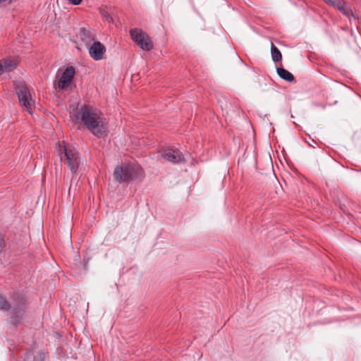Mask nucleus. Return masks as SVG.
Instances as JSON below:
<instances>
[{"instance_id":"obj_1","label":"nucleus","mask_w":361,"mask_h":361,"mask_svg":"<svg viewBox=\"0 0 361 361\" xmlns=\"http://www.w3.org/2000/svg\"><path fill=\"white\" fill-rule=\"evenodd\" d=\"M75 123H82L94 136L104 138L108 135V125L100 110L90 104H83L71 112Z\"/></svg>"},{"instance_id":"obj_2","label":"nucleus","mask_w":361,"mask_h":361,"mask_svg":"<svg viewBox=\"0 0 361 361\" xmlns=\"http://www.w3.org/2000/svg\"><path fill=\"white\" fill-rule=\"evenodd\" d=\"M143 170L142 168L134 164H122L117 166L114 171V179L120 183H128L143 177Z\"/></svg>"},{"instance_id":"obj_3","label":"nucleus","mask_w":361,"mask_h":361,"mask_svg":"<svg viewBox=\"0 0 361 361\" xmlns=\"http://www.w3.org/2000/svg\"><path fill=\"white\" fill-rule=\"evenodd\" d=\"M11 313L10 322L13 325L19 324L25 314L27 307L26 297L21 293H15L11 299Z\"/></svg>"},{"instance_id":"obj_4","label":"nucleus","mask_w":361,"mask_h":361,"mask_svg":"<svg viewBox=\"0 0 361 361\" xmlns=\"http://www.w3.org/2000/svg\"><path fill=\"white\" fill-rule=\"evenodd\" d=\"M59 154L61 160L62 161L64 158L71 172L76 173L80 163L78 152L74 148L70 147L63 146L62 147L59 145Z\"/></svg>"},{"instance_id":"obj_5","label":"nucleus","mask_w":361,"mask_h":361,"mask_svg":"<svg viewBox=\"0 0 361 361\" xmlns=\"http://www.w3.org/2000/svg\"><path fill=\"white\" fill-rule=\"evenodd\" d=\"M130 35L132 39L142 50L150 51L153 48V44L148 35L141 29L133 28L130 30Z\"/></svg>"},{"instance_id":"obj_6","label":"nucleus","mask_w":361,"mask_h":361,"mask_svg":"<svg viewBox=\"0 0 361 361\" xmlns=\"http://www.w3.org/2000/svg\"><path fill=\"white\" fill-rule=\"evenodd\" d=\"M161 156L168 161L174 164L185 163L186 160L183 153L176 148H166L161 151Z\"/></svg>"},{"instance_id":"obj_7","label":"nucleus","mask_w":361,"mask_h":361,"mask_svg":"<svg viewBox=\"0 0 361 361\" xmlns=\"http://www.w3.org/2000/svg\"><path fill=\"white\" fill-rule=\"evenodd\" d=\"M17 94L20 103L30 112L31 113L32 106V100L30 90L27 87L22 86L19 87L17 90Z\"/></svg>"},{"instance_id":"obj_8","label":"nucleus","mask_w":361,"mask_h":361,"mask_svg":"<svg viewBox=\"0 0 361 361\" xmlns=\"http://www.w3.org/2000/svg\"><path fill=\"white\" fill-rule=\"evenodd\" d=\"M75 74L74 67L68 66L62 73L61 77L58 81V87L61 90L67 88L71 83Z\"/></svg>"},{"instance_id":"obj_9","label":"nucleus","mask_w":361,"mask_h":361,"mask_svg":"<svg viewBox=\"0 0 361 361\" xmlns=\"http://www.w3.org/2000/svg\"><path fill=\"white\" fill-rule=\"evenodd\" d=\"M105 51L106 47L100 42H94L90 45L89 54L95 61L102 59Z\"/></svg>"},{"instance_id":"obj_10","label":"nucleus","mask_w":361,"mask_h":361,"mask_svg":"<svg viewBox=\"0 0 361 361\" xmlns=\"http://www.w3.org/2000/svg\"><path fill=\"white\" fill-rule=\"evenodd\" d=\"M79 37L87 46H90L94 41V32L91 28L82 27L79 32Z\"/></svg>"},{"instance_id":"obj_11","label":"nucleus","mask_w":361,"mask_h":361,"mask_svg":"<svg viewBox=\"0 0 361 361\" xmlns=\"http://www.w3.org/2000/svg\"><path fill=\"white\" fill-rule=\"evenodd\" d=\"M16 66V63L11 59L0 60V75L4 73H9L13 71Z\"/></svg>"},{"instance_id":"obj_12","label":"nucleus","mask_w":361,"mask_h":361,"mask_svg":"<svg viewBox=\"0 0 361 361\" xmlns=\"http://www.w3.org/2000/svg\"><path fill=\"white\" fill-rule=\"evenodd\" d=\"M276 73L281 79L287 82H293L295 80L294 75L283 67H277Z\"/></svg>"},{"instance_id":"obj_13","label":"nucleus","mask_w":361,"mask_h":361,"mask_svg":"<svg viewBox=\"0 0 361 361\" xmlns=\"http://www.w3.org/2000/svg\"><path fill=\"white\" fill-rule=\"evenodd\" d=\"M271 59L274 62H279L282 60V54L279 49L274 45V43H271Z\"/></svg>"},{"instance_id":"obj_14","label":"nucleus","mask_w":361,"mask_h":361,"mask_svg":"<svg viewBox=\"0 0 361 361\" xmlns=\"http://www.w3.org/2000/svg\"><path fill=\"white\" fill-rule=\"evenodd\" d=\"M11 302H8L5 298L0 293V310L8 312L11 310Z\"/></svg>"},{"instance_id":"obj_15","label":"nucleus","mask_w":361,"mask_h":361,"mask_svg":"<svg viewBox=\"0 0 361 361\" xmlns=\"http://www.w3.org/2000/svg\"><path fill=\"white\" fill-rule=\"evenodd\" d=\"M347 4H348L344 0H334L331 6L341 11V10H344V7Z\"/></svg>"},{"instance_id":"obj_16","label":"nucleus","mask_w":361,"mask_h":361,"mask_svg":"<svg viewBox=\"0 0 361 361\" xmlns=\"http://www.w3.org/2000/svg\"><path fill=\"white\" fill-rule=\"evenodd\" d=\"M99 13L102 16V17L106 21L110 23V22H111L113 20L112 17L110 16V14L109 13V12L106 9L102 8H99Z\"/></svg>"},{"instance_id":"obj_17","label":"nucleus","mask_w":361,"mask_h":361,"mask_svg":"<svg viewBox=\"0 0 361 361\" xmlns=\"http://www.w3.org/2000/svg\"><path fill=\"white\" fill-rule=\"evenodd\" d=\"M341 12H342L349 19L350 17L355 18V15L352 11V8L348 4L345 6L344 10H341Z\"/></svg>"},{"instance_id":"obj_18","label":"nucleus","mask_w":361,"mask_h":361,"mask_svg":"<svg viewBox=\"0 0 361 361\" xmlns=\"http://www.w3.org/2000/svg\"><path fill=\"white\" fill-rule=\"evenodd\" d=\"M47 358V355L44 352L39 351L34 357L33 361H45Z\"/></svg>"},{"instance_id":"obj_19","label":"nucleus","mask_w":361,"mask_h":361,"mask_svg":"<svg viewBox=\"0 0 361 361\" xmlns=\"http://www.w3.org/2000/svg\"><path fill=\"white\" fill-rule=\"evenodd\" d=\"M6 245L4 238L1 233H0V252H3Z\"/></svg>"},{"instance_id":"obj_20","label":"nucleus","mask_w":361,"mask_h":361,"mask_svg":"<svg viewBox=\"0 0 361 361\" xmlns=\"http://www.w3.org/2000/svg\"><path fill=\"white\" fill-rule=\"evenodd\" d=\"M82 0H69L70 3L74 6L79 5Z\"/></svg>"},{"instance_id":"obj_21","label":"nucleus","mask_w":361,"mask_h":361,"mask_svg":"<svg viewBox=\"0 0 361 361\" xmlns=\"http://www.w3.org/2000/svg\"><path fill=\"white\" fill-rule=\"evenodd\" d=\"M25 355L27 359H30L32 355V352H27Z\"/></svg>"},{"instance_id":"obj_22","label":"nucleus","mask_w":361,"mask_h":361,"mask_svg":"<svg viewBox=\"0 0 361 361\" xmlns=\"http://www.w3.org/2000/svg\"><path fill=\"white\" fill-rule=\"evenodd\" d=\"M324 1L331 6L333 4L334 0H324Z\"/></svg>"},{"instance_id":"obj_23","label":"nucleus","mask_w":361,"mask_h":361,"mask_svg":"<svg viewBox=\"0 0 361 361\" xmlns=\"http://www.w3.org/2000/svg\"><path fill=\"white\" fill-rule=\"evenodd\" d=\"M5 1H6V0H0V4L5 2Z\"/></svg>"},{"instance_id":"obj_24","label":"nucleus","mask_w":361,"mask_h":361,"mask_svg":"<svg viewBox=\"0 0 361 361\" xmlns=\"http://www.w3.org/2000/svg\"><path fill=\"white\" fill-rule=\"evenodd\" d=\"M309 146H312V147H314L313 146V143L309 144Z\"/></svg>"},{"instance_id":"obj_25","label":"nucleus","mask_w":361,"mask_h":361,"mask_svg":"<svg viewBox=\"0 0 361 361\" xmlns=\"http://www.w3.org/2000/svg\"><path fill=\"white\" fill-rule=\"evenodd\" d=\"M309 146H312V147H314L313 146V143L309 144Z\"/></svg>"}]
</instances>
